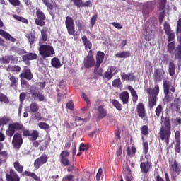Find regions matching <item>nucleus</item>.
I'll list each match as a JSON object with an SVG mask.
<instances>
[{
    "label": "nucleus",
    "instance_id": "nucleus-38",
    "mask_svg": "<svg viewBox=\"0 0 181 181\" xmlns=\"http://www.w3.org/2000/svg\"><path fill=\"white\" fill-rule=\"evenodd\" d=\"M65 25L66 28L74 26V21H73V18L71 17H66Z\"/></svg>",
    "mask_w": 181,
    "mask_h": 181
},
{
    "label": "nucleus",
    "instance_id": "nucleus-26",
    "mask_svg": "<svg viewBox=\"0 0 181 181\" xmlns=\"http://www.w3.org/2000/svg\"><path fill=\"white\" fill-rule=\"evenodd\" d=\"M51 64L52 67H55V69H60V67H62L60 60L57 57H54L52 59Z\"/></svg>",
    "mask_w": 181,
    "mask_h": 181
},
{
    "label": "nucleus",
    "instance_id": "nucleus-52",
    "mask_svg": "<svg viewBox=\"0 0 181 181\" xmlns=\"http://www.w3.org/2000/svg\"><path fill=\"white\" fill-rule=\"evenodd\" d=\"M168 35V42H173L175 39V33L173 31H170L169 33H166Z\"/></svg>",
    "mask_w": 181,
    "mask_h": 181
},
{
    "label": "nucleus",
    "instance_id": "nucleus-40",
    "mask_svg": "<svg viewBox=\"0 0 181 181\" xmlns=\"http://www.w3.org/2000/svg\"><path fill=\"white\" fill-rule=\"evenodd\" d=\"M75 122H76V125H83V124L87 122V119L76 117L75 118Z\"/></svg>",
    "mask_w": 181,
    "mask_h": 181
},
{
    "label": "nucleus",
    "instance_id": "nucleus-48",
    "mask_svg": "<svg viewBox=\"0 0 181 181\" xmlns=\"http://www.w3.org/2000/svg\"><path fill=\"white\" fill-rule=\"evenodd\" d=\"M0 101L1 103H5V104H8V103H9L8 97L3 93H0Z\"/></svg>",
    "mask_w": 181,
    "mask_h": 181
},
{
    "label": "nucleus",
    "instance_id": "nucleus-9",
    "mask_svg": "<svg viewBox=\"0 0 181 181\" xmlns=\"http://www.w3.org/2000/svg\"><path fill=\"white\" fill-rule=\"evenodd\" d=\"M163 88H164V94H173L175 91H176V89L173 86H171L170 82L168 81H163Z\"/></svg>",
    "mask_w": 181,
    "mask_h": 181
},
{
    "label": "nucleus",
    "instance_id": "nucleus-20",
    "mask_svg": "<svg viewBox=\"0 0 181 181\" xmlns=\"http://www.w3.org/2000/svg\"><path fill=\"white\" fill-rule=\"evenodd\" d=\"M178 42L179 45L175 49V59H178L179 60H181V36L178 37Z\"/></svg>",
    "mask_w": 181,
    "mask_h": 181
},
{
    "label": "nucleus",
    "instance_id": "nucleus-17",
    "mask_svg": "<svg viewBox=\"0 0 181 181\" xmlns=\"http://www.w3.org/2000/svg\"><path fill=\"white\" fill-rule=\"evenodd\" d=\"M140 168L141 172H143L144 173H148V172H149V169H151V162L147 160L146 163H141L140 164Z\"/></svg>",
    "mask_w": 181,
    "mask_h": 181
},
{
    "label": "nucleus",
    "instance_id": "nucleus-61",
    "mask_svg": "<svg viewBox=\"0 0 181 181\" xmlns=\"http://www.w3.org/2000/svg\"><path fill=\"white\" fill-rule=\"evenodd\" d=\"M103 175V168H100L96 174V180H101V176Z\"/></svg>",
    "mask_w": 181,
    "mask_h": 181
},
{
    "label": "nucleus",
    "instance_id": "nucleus-28",
    "mask_svg": "<svg viewBox=\"0 0 181 181\" xmlns=\"http://www.w3.org/2000/svg\"><path fill=\"white\" fill-rule=\"evenodd\" d=\"M82 42L86 47V49H89V50L91 49L92 44L91 42L87 39V37L86 35L82 37Z\"/></svg>",
    "mask_w": 181,
    "mask_h": 181
},
{
    "label": "nucleus",
    "instance_id": "nucleus-30",
    "mask_svg": "<svg viewBox=\"0 0 181 181\" xmlns=\"http://www.w3.org/2000/svg\"><path fill=\"white\" fill-rule=\"evenodd\" d=\"M125 175H126V180L127 181H132V174L131 173V168L128 166L126 167L125 170Z\"/></svg>",
    "mask_w": 181,
    "mask_h": 181
},
{
    "label": "nucleus",
    "instance_id": "nucleus-41",
    "mask_svg": "<svg viewBox=\"0 0 181 181\" xmlns=\"http://www.w3.org/2000/svg\"><path fill=\"white\" fill-rule=\"evenodd\" d=\"M31 141L33 142L34 141H36V139H37V138H39V132L36 130H33V132H31Z\"/></svg>",
    "mask_w": 181,
    "mask_h": 181
},
{
    "label": "nucleus",
    "instance_id": "nucleus-45",
    "mask_svg": "<svg viewBox=\"0 0 181 181\" xmlns=\"http://www.w3.org/2000/svg\"><path fill=\"white\" fill-rule=\"evenodd\" d=\"M112 104L114 105V107H115V108H117V110H118V111H121L122 107L119 102H118L117 100H113L112 101Z\"/></svg>",
    "mask_w": 181,
    "mask_h": 181
},
{
    "label": "nucleus",
    "instance_id": "nucleus-44",
    "mask_svg": "<svg viewBox=\"0 0 181 181\" xmlns=\"http://www.w3.org/2000/svg\"><path fill=\"white\" fill-rule=\"evenodd\" d=\"M127 155L129 156H132L133 155H135L136 153V149L135 147H132L131 148L129 147L127 149Z\"/></svg>",
    "mask_w": 181,
    "mask_h": 181
},
{
    "label": "nucleus",
    "instance_id": "nucleus-57",
    "mask_svg": "<svg viewBox=\"0 0 181 181\" xmlns=\"http://www.w3.org/2000/svg\"><path fill=\"white\" fill-rule=\"evenodd\" d=\"M71 2L74 3V5L78 6V8H81V5H83V0H71Z\"/></svg>",
    "mask_w": 181,
    "mask_h": 181
},
{
    "label": "nucleus",
    "instance_id": "nucleus-31",
    "mask_svg": "<svg viewBox=\"0 0 181 181\" xmlns=\"http://www.w3.org/2000/svg\"><path fill=\"white\" fill-rule=\"evenodd\" d=\"M30 112H33V114L35 112H37L39 111V105L37 103L33 102L30 105Z\"/></svg>",
    "mask_w": 181,
    "mask_h": 181
},
{
    "label": "nucleus",
    "instance_id": "nucleus-50",
    "mask_svg": "<svg viewBox=\"0 0 181 181\" xmlns=\"http://www.w3.org/2000/svg\"><path fill=\"white\" fill-rule=\"evenodd\" d=\"M97 14L93 15L90 21V28H93V26H94V25H95V22H97Z\"/></svg>",
    "mask_w": 181,
    "mask_h": 181
},
{
    "label": "nucleus",
    "instance_id": "nucleus-46",
    "mask_svg": "<svg viewBox=\"0 0 181 181\" xmlns=\"http://www.w3.org/2000/svg\"><path fill=\"white\" fill-rule=\"evenodd\" d=\"M145 39L146 40H151L152 39V30L151 29L146 30Z\"/></svg>",
    "mask_w": 181,
    "mask_h": 181
},
{
    "label": "nucleus",
    "instance_id": "nucleus-6",
    "mask_svg": "<svg viewBox=\"0 0 181 181\" xmlns=\"http://www.w3.org/2000/svg\"><path fill=\"white\" fill-rule=\"evenodd\" d=\"M84 66L86 69H90L95 66V61L94 60V57L91 54V51H90L88 56L84 58Z\"/></svg>",
    "mask_w": 181,
    "mask_h": 181
},
{
    "label": "nucleus",
    "instance_id": "nucleus-7",
    "mask_svg": "<svg viewBox=\"0 0 181 181\" xmlns=\"http://www.w3.org/2000/svg\"><path fill=\"white\" fill-rule=\"evenodd\" d=\"M70 156V152L68 151H63L60 153V159L61 163L64 165V166H69L70 165V161L69 160V156Z\"/></svg>",
    "mask_w": 181,
    "mask_h": 181
},
{
    "label": "nucleus",
    "instance_id": "nucleus-24",
    "mask_svg": "<svg viewBox=\"0 0 181 181\" xmlns=\"http://www.w3.org/2000/svg\"><path fill=\"white\" fill-rule=\"evenodd\" d=\"M115 56L118 59H127V57H129L131 56V53L128 51H125L117 53Z\"/></svg>",
    "mask_w": 181,
    "mask_h": 181
},
{
    "label": "nucleus",
    "instance_id": "nucleus-60",
    "mask_svg": "<svg viewBox=\"0 0 181 181\" xmlns=\"http://www.w3.org/2000/svg\"><path fill=\"white\" fill-rule=\"evenodd\" d=\"M164 30L165 33H169L170 32H172V30H170V25H169V23H168V22L164 23Z\"/></svg>",
    "mask_w": 181,
    "mask_h": 181
},
{
    "label": "nucleus",
    "instance_id": "nucleus-1",
    "mask_svg": "<svg viewBox=\"0 0 181 181\" xmlns=\"http://www.w3.org/2000/svg\"><path fill=\"white\" fill-rule=\"evenodd\" d=\"M160 139L165 141L168 145L169 144V138H170V120L166 117L164 120V125L161 127L160 131Z\"/></svg>",
    "mask_w": 181,
    "mask_h": 181
},
{
    "label": "nucleus",
    "instance_id": "nucleus-47",
    "mask_svg": "<svg viewBox=\"0 0 181 181\" xmlns=\"http://www.w3.org/2000/svg\"><path fill=\"white\" fill-rule=\"evenodd\" d=\"M149 151V144L146 141L143 143V152L144 155H146Z\"/></svg>",
    "mask_w": 181,
    "mask_h": 181
},
{
    "label": "nucleus",
    "instance_id": "nucleus-11",
    "mask_svg": "<svg viewBox=\"0 0 181 181\" xmlns=\"http://www.w3.org/2000/svg\"><path fill=\"white\" fill-rule=\"evenodd\" d=\"M7 181H19V176L18 174L13 171V170H10L8 173L6 175Z\"/></svg>",
    "mask_w": 181,
    "mask_h": 181
},
{
    "label": "nucleus",
    "instance_id": "nucleus-5",
    "mask_svg": "<svg viewBox=\"0 0 181 181\" xmlns=\"http://www.w3.org/2000/svg\"><path fill=\"white\" fill-rule=\"evenodd\" d=\"M30 94L34 100H38L39 101H45V95L39 92V89L36 88V86H31Z\"/></svg>",
    "mask_w": 181,
    "mask_h": 181
},
{
    "label": "nucleus",
    "instance_id": "nucleus-19",
    "mask_svg": "<svg viewBox=\"0 0 181 181\" xmlns=\"http://www.w3.org/2000/svg\"><path fill=\"white\" fill-rule=\"evenodd\" d=\"M0 35L4 37V39H8V40H11V42H16V39L4 30H0Z\"/></svg>",
    "mask_w": 181,
    "mask_h": 181
},
{
    "label": "nucleus",
    "instance_id": "nucleus-8",
    "mask_svg": "<svg viewBox=\"0 0 181 181\" xmlns=\"http://www.w3.org/2000/svg\"><path fill=\"white\" fill-rule=\"evenodd\" d=\"M166 0H161L160 5H159V11H160V16L159 20L160 23H162L163 21V18H165V12L166 11Z\"/></svg>",
    "mask_w": 181,
    "mask_h": 181
},
{
    "label": "nucleus",
    "instance_id": "nucleus-32",
    "mask_svg": "<svg viewBox=\"0 0 181 181\" xmlns=\"http://www.w3.org/2000/svg\"><path fill=\"white\" fill-rule=\"evenodd\" d=\"M128 90H129V91L133 97V101L136 103V101L138 100V95L136 94V91H135L134 88H132V86H128Z\"/></svg>",
    "mask_w": 181,
    "mask_h": 181
},
{
    "label": "nucleus",
    "instance_id": "nucleus-21",
    "mask_svg": "<svg viewBox=\"0 0 181 181\" xmlns=\"http://www.w3.org/2000/svg\"><path fill=\"white\" fill-rule=\"evenodd\" d=\"M119 97L123 104H128V101H129V93L128 92L124 91L121 93Z\"/></svg>",
    "mask_w": 181,
    "mask_h": 181
},
{
    "label": "nucleus",
    "instance_id": "nucleus-53",
    "mask_svg": "<svg viewBox=\"0 0 181 181\" xmlns=\"http://www.w3.org/2000/svg\"><path fill=\"white\" fill-rule=\"evenodd\" d=\"M172 100H173V95L171 94V95H169V94H165L163 99L164 103H170Z\"/></svg>",
    "mask_w": 181,
    "mask_h": 181
},
{
    "label": "nucleus",
    "instance_id": "nucleus-37",
    "mask_svg": "<svg viewBox=\"0 0 181 181\" xmlns=\"http://www.w3.org/2000/svg\"><path fill=\"white\" fill-rule=\"evenodd\" d=\"M11 50L12 52H16V53H18V54H20V55L25 54V53H26V52L24 49H22L18 48V47H12L11 48Z\"/></svg>",
    "mask_w": 181,
    "mask_h": 181
},
{
    "label": "nucleus",
    "instance_id": "nucleus-59",
    "mask_svg": "<svg viewBox=\"0 0 181 181\" xmlns=\"http://www.w3.org/2000/svg\"><path fill=\"white\" fill-rule=\"evenodd\" d=\"M42 1L43 4L47 6V8H48L49 9L52 11L53 5H52V4H50V2H49V0H42Z\"/></svg>",
    "mask_w": 181,
    "mask_h": 181
},
{
    "label": "nucleus",
    "instance_id": "nucleus-33",
    "mask_svg": "<svg viewBox=\"0 0 181 181\" xmlns=\"http://www.w3.org/2000/svg\"><path fill=\"white\" fill-rule=\"evenodd\" d=\"M175 63H173V62H170L168 69L170 76H175Z\"/></svg>",
    "mask_w": 181,
    "mask_h": 181
},
{
    "label": "nucleus",
    "instance_id": "nucleus-3",
    "mask_svg": "<svg viewBox=\"0 0 181 181\" xmlns=\"http://www.w3.org/2000/svg\"><path fill=\"white\" fill-rule=\"evenodd\" d=\"M21 129H23V125L22 124L18 122L12 123L8 126V129L6 131V135L10 138H12L13 134H15L16 131H21Z\"/></svg>",
    "mask_w": 181,
    "mask_h": 181
},
{
    "label": "nucleus",
    "instance_id": "nucleus-35",
    "mask_svg": "<svg viewBox=\"0 0 181 181\" xmlns=\"http://www.w3.org/2000/svg\"><path fill=\"white\" fill-rule=\"evenodd\" d=\"M9 80H10V81H11L10 86L15 87V86H16V84H18V78L16 77H15V76L11 74H10Z\"/></svg>",
    "mask_w": 181,
    "mask_h": 181
},
{
    "label": "nucleus",
    "instance_id": "nucleus-29",
    "mask_svg": "<svg viewBox=\"0 0 181 181\" xmlns=\"http://www.w3.org/2000/svg\"><path fill=\"white\" fill-rule=\"evenodd\" d=\"M172 108H175L176 111L180 110V99L175 98L174 103L171 105Z\"/></svg>",
    "mask_w": 181,
    "mask_h": 181
},
{
    "label": "nucleus",
    "instance_id": "nucleus-36",
    "mask_svg": "<svg viewBox=\"0 0 181 181\" xmlns=\"http://www.w3.org/2000/svg\"><path fill=\"white\" fill-rule=\"evenodd\" d=\"M171 169L173 170V172H175L176 173H179L180 172V170L179 169V164L177 161H174L171 164Z\"/></svg>",
    "mask_w": 181,
    "mask_h": 181
},
{
    "label": "nucleus",
    "instance_id": "nucleus-18",
    "mask_svg": "<svg viewBox=\"0 0 181 181\" xmlns=\"http://www.w3.org/2000/svg\"><path fill=\"white\" fill-rule=\"evenodd\" d=\"M30 45H33L35 43V41L36 40V33L35 31H33L27 35H25Z\"/></svg>",
    "mask_w": 181,
    "mask_h": 181
},
{
    "label": "nucleus",
    "instance_id": "nucleus-55",
    "mask_svg": "<svg viewBox=\"0 0 181 181\" xmlns=\"http://www.w3.org/2000/svg\"><path fill=\"white\" fill-rule=\"evenodd\" d=\"M45 20H42L40 18L35 19V22L36 25H37L38 26H45Z\"/></svg>",
    "mask_w": 181,
    "mask_h": 181
},
{
    "label": "nucleus",
    "instance_id": "nucleus-22",
    "mask_svg": "<svg viewBox=\"0 0 181 181\" xmlns=\"http://www.w3.org/2000/svg\"><path fill=\"white\" fill-rule=\"evenodd\" d=\"M1 63L4 64H8V63H11V62H15V60H18V58H15V57L10 55V56H5L1 58Z\"/></svg>",
    "mask_w": 181,
    "mask_h": 181
},
{
    "label": "nucleus",
    "instance_id": "nucleus-10",
    "mask_svg": "<svg viewBox=\"0 0 181 181\" xmlns=\"http://www.w3.org/2000/svg\"><path fill=\"white\" fill-rule=\"evenodd\" d=\"M47 162V156L42 155L38 158L34 163L35 168L39 169L42 165H45Z\"/></svg>",
    "mask_w": 181,
    "mask_h": 181
},
{
    "label": "nucleus",
    "instance_id": "nucleus-42",
    "mask_svg": "<svg viewBox=\"0 0 181 181\" xmlns=\"http://www.w3.org/2000/svg\"><path fill=\"white\" fill-rule=\"evenodd\" d=\"M41 35H42V39L40 40V44L42 43V40H43V42H46V40H47V30H42Z\"/></svg>",
    "mask_w": 181,
    "mask_h": 181
},
{
    "label": "nucleus",
    "instance_id": "nucleus-27",
    "mask_svg": "<svg viewBox=\"0 0 181 181\" xmlns=\"http://www.w3.org/2000/svg\"><path fill=\"white\" fill-rule=\"evenodd\" d=\"M7 71L16 72L19 73L21 71V67L16 65H8L6 68Z\"/></svg>",
    "mask_w": 181,
    "mask_h": 181
},
{
    "label": "nucleus",
    "instance_id": "nucleus-58",
    "mask_svg": "<svg viewBox=\"0 0 181 181\" xmlns=\"http://www.w3.org/2000/svg\"><path fill=\"white\" fill-rule=\"evenodd\" d=\"M109 71L110 72V74L114 77L115 74L118 73V70H117V68L115 66H111L109 69Z\"/></svg>",
    "mask_w": 181,
    "mask_h": 181
},
{
    "label": "nucleus",
    "instance_id": "nucleus-62",
    "mask_svg": "<svg viewBox=\"0 0 181 181\" xmlns=\"http://www.w3.org/2000/svg\"><path fill=\"white\" fill-rule=\"evenodd\" d=\"M175 49V42H171L168 45V50L170 53H172V51Z\"/></svg>",
    "mask_w": 181,
    "mask_h": 181
},
{
    "label": "nucleus",
    "instance_id": "nucleus-25",
    "mask_svg": "<svg viewBox=\"0 0 181 181\" xmlns=\"http://www.w3.org/2000/svg\"><path fill=\"white\" fill-rule=\"evenodd\" d=\"M23 60H36V59H37V54L35 53H28L23 56Z\"/></svg>",
    "mask_w": 181,
    "mask_h": 181
},
{
    "label": "nucleus",
    "instance_id": "nucleus-43",
    "mask_svg": "<svg viewBox=\"0 0 181 181\" xmlns=\"http://www.w3.org/2000/svg\"><path fill=\"white\" fill-rule=\"evenodd\" d=\"M24 174L25 176H30L33 179H35V180H37V181L40 180V178H39V177H37V175H35V173H33L25 171Z\"/></svg>",
    "mask_w": 181,
    "mask_h": 181
},
{
    "label": "nucleus",
    "instance_id": "nucleus-51",
    "mask_svg": "<svg viewBox=\"0 0 181 181\" xmlns=\"http://www.w3.org/2000/svg\"><path fill=\"white\" fill-rule=\"evenodd\" d=\"M163 110V107H162V105H159L156 109V115L157 117H160V114L162 113V111Z\"/></svg>",
    "mask_w": 181,
    "mask_h": 181
},
{
    "label": "nucleus",
    "instance_id": "nucleus-39",
    "mask_svg": "<svg viewBox=\"0 0 181 181\" xmlns=\"http://www.w3.org/2000/svg\"><path fill=\"white\" fill-rule=\"evenodd\" d=\"M14 168L19 173H22V172H23V166L21 165L18 161L14 163Z\"/></svg>",
    "mask_w": 181,
    "mask_h": 181
},
{
    "label": "nucleus",
    "instance_id": "nucleus-15",
    "mask_svg": "<svg viewBox=\"0 0 181 181\" xmlns=\"http://www.w3.org/2000/svg\"><path fill=\"white\" fill-rule=\"evenodd\" d=\"M107 117V111L104 110L103 106H99L97 109V118L98 119H103Z\"/></svg>",
    "mask_w": 181,
    "mask_h": 181
},
{
    "label": "nucleus",
    "instance_id": "nucleus-13",
    "mask_svg": "<svg viewBox=\"0 0 181 181\" xmlns=\"http://www.w3.org/2000/svg\"><path fill=\"white\" fill-rule=\"evenodd\" d=\"M165 71L163 69H156L154 71V81H162Z\"/></svg>",
    "mask_w": 181,
    "mask_h": 181
},
{
    "label": "nucleus",
    "instance_id": "nucleus-2",
    "mask_svg": "<svg viewBox=\"0 0 181 181\" xmlns=\"http://www.w3.org/2000/svg\"><path fill=\"white\" fill-rule=\"evenodd\" d=\"M39 53L42 57H50L54 54L53 47L47 45H40L38 48Z\"/></svg>",
    "mask_w": 181,
    "mask_h": 181
},
{
    "label": "nucleus",
    "instance_id": "nucleus-12",
    "mask_svg": "<svg viewBox=\"0 0 181 181\" xmlns=\"http://www.w3.org/2000/svg\"><path fill=\"white\" fill-rule=\"evenodd\" d=\"M105 54L103 52H98L96 56V66L95 68V71H97L98 67L101 66V63L104 62V57Z\"/></svg>",
    "mask_w": 181,
    "mask_h": 181
},
{
    "label": "nucleus",
    "instance_id": "nucleus-63",
    "mask_svg": "<svg viewBox=\"0 0 181 181\" xmlns=\"http://www.w3.org/2000/svg\"><path fill=\"white\" fill-rule=\"evenodd\" d=\"M152 95H158L159 94V86H155L154 89L151 90Z\"/></svg>",
    "mask_w": 181,
    "mask_h": 181
},
{
    "label": "nucleus",
    "instance_id": "nucleus-56",
    "mask_svg": "<svg viewBox=\"0 0 181 181\" xmlns=\"http://www.w3.org/2000/svg\"><path fill=\"white\" fill-rule=\"evenodd\" d=\"M148 132H149V129L148 128V126L144 125L141 127V134H142V135H148Z\"/></svg>",
    "mask_w": 181,
    "mask_h": 181
},
{
    "label": "nucleus",
    "instance_id": "nucleus-34",
    "mask_svg": "<svg viewBox=\"0 0 181 181\" xmlns=\"http://www.w3.org/2000/svg\"><path fill=\"white\" fill-rule=\"evenodd\" d=\"M36 16L37 18V19L46 20V16H45V13H43V11H42L39 8H37Z\"/></svg>",
    "mask_w": 181,
    "mask_h": 181
},
{
    "label": "nucleus",
    "instance_id": "nucleus-16",
    "mask_svg": "<svg viewBox=\"0 0 181 181\" xmlns=\"http://www.w3.org/2000/svg\"><path fill=\"white\" fill-rule=\"evenodd\" d=\"M137 113L140 118H145V107L144 104L139 103L137 105Z\"/></svg>",
    "mask_w": 181,
    "mask_h": 181
},
{
    "label": "nucleus",
    "instance_id": "nucleus-23",
    "mask_svg": "<svg viewBox=\"0 0 181 181\" xmlns=\"http://www.w3.org/2000/svg\"><path fill=\"white\" fill-rule=\"evenodd\" d=\"M158 100V97L156 95H151L148 98V107L151 110L153 108L155 105H156V101Z\"/></svg>",
    "mask_w": 181,
    "mask_h": 181
},
{
    "label": "nucleus",
    "instance_id": "nucleus-49",
    "mask_svg": "<svg viewBox=\"0 0 181 181\" xmlns=\"http://www.w3.org/2000/svg\"><path fill=\"white\" fill-rule=\"evenodd\" d=\"M38 127L41 129H45V130L49 129V128H50V126H49V124H47L46 122H40L38 124Z\"/></svg>",
    "mask_w": 181,
    "mask_h": 181
},
{
    "label": "nucleus",
    "instance_id": "nucleus-4",
    "mask_svg": "<svg viewBox=\"0 0 181 181\" xmlns=\"http://www.w3.org/2000/svg\"><path fill=\"white\" fill-rule=\"evenodd\" d=\"M23 144V139H22V135L19 133L14 134L12 140V145L14 149H19Z\"/></svg>",
    "mask_w": 181,
    "mask_h": 181
},
{
    "label": "nucleus",
    "instance_id": "nucleus-14",
    "mask_svg": "<svg viewBox=\"0 0 181 181\" xmlns=\"http://www.w3.org/2000/svg\"><path fill=\"white\" fill-rule=\"evenodd\" d=\"M21 78H26V80H32L33 78L32 75V72L30 71V69H29L27 67H25L24 71L20 74Z\"/></svg>",
    "mask_w": 181,
    "mask_h": 181
},
{
    "label": "nucleus",
    "instance_id": "nucleus-54",
    "mask_svg": "<svg viewBox=\"0 0 181 181\" xmlns=\"http://www.w3.org/2000/svg\"><path fill=\"white\" fill-rule=\"evenodd\" d=\"M113 87H121V79H115L112 83Z\"/></svg>",
    "mask_w": 181,
    "mask_h": 181
},
{
    "label": "nucleus",
    "instance_id": "nucleus-64",
    "mask_svg": "<svg viewBox=\"0 0 181 181\" xmlns=\"http://www.w3.org/2000/svg\"><path fill=\"white\" fill-rule=\"evenodd\" d=\"M177 33H180V36H181V18L179 19L178 23H177Z\"/></svg>",
    "mask_w": 181,
    "mask_h": 181
}]
</instances>
